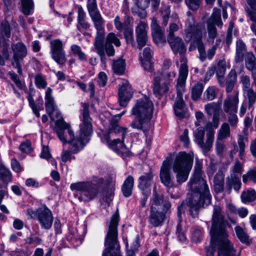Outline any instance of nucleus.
<instances>
[{
  "label": "nucleus",
  "instance_id": "f3484780",
  "mask_svg": "<svg viewBox=\"0 0 256 256\" xmlns=\"http://www.w3.org/2000/svg\"><path fill=\"white\" fill-rule=\"evenodd\" d=\"M160 176L161 182L167 188V192L170 193L171 188L175 187L174 184V177L172 175L170 168V160H164L161 166Z\"/></svg>",
  "mask_w": 256,
  "mask_h": 256
},
{
  "label": "nucleus",
  "instance_id": "de8ad7c7",
  "mask_svg": "<svg viewBox=\"0 0 256 256\" xmlns=\"http://www.w3.org/2000/svg\"><path fill=\"white\" fill-rule=\"evenodd\" d=\"M75 82L78 84L79 88L84 92H86L87 91L90 92V96H94V85L92 82H90L88 84V88L86 90V86L85 84L80 82L76 81Z\"/></svg>",
  "mask_w": 256,
  "mask_h": 256
},
{
  "label": "nucleus",
  "instance_id": "c85d7f7f",
  "mask_svg": "<svg viewBox=\"0 0 256 256\" xmlns=\"http://www.w3.org/2000/svg\"><path fill=\"white\" fill-rule=\"evenodd\" d=\"M29 104L36 117L39 118L40 114L39 110L43 108V100L40 97H36V100L33 97H28Z\"/></svg>",
  "mask_w": 256,
  "mask_h": 256
},
{
  "label": "nucleus",
  "instance_id": "412c9836",
  "mask_svg": "<svg viewBox=\"0 0 256 256\" xmlns=\"http://www.w3.org/2000/svg\"><path fill=\"white\" fill-rule=\"evenodd\" d=\"M166 219V214L159 210H150L148 218L150 224L154 228L162 226Z\"/></svg>",
  "mask_w": 256,
  "mask_h": 256
},
{
  "label": "nucleus",
  "instance_id": "1a4fd4ad",
  "mask_svg": "<svg viewBox=\"0 0 256 256\" xmlns=\"http://www.w3.org/2000/svg\"><path fill=\"white\" fill-rule=\"evenodd\" d=\"M193 161L192 152L188 154L180 152L175 158L172 165V170L176 174V181L178 185H181L187 180Z\"/></svg>",
  "mask_w": 256,
  "mask_h": 256
},
{
  "label": "nucleus",
  "instance_id": "13d9d810",
  "mask_svg": "<svg viewBox=\"0 0 256 256\" xmlns=\"http://www.w3.org/2000/svg\"><path fill=\"white\" fill-rule=\"evenodd\" d=\"M186 5L192 10H196L198 8L201 0H185Z\"/></svg>",
  "mask_w": 256,
  "mask_h": 256
},
{
  "label": "nucleus",
  "instance_id": "473e14b6",
  "mask_svg": "<svg viewBox=\"0 0 256 256\" xmlns=\"http://www.w3.org/2000/svg\"><path fill=\"white\" fill-rule=\"evenodd\" d=\"M236 82V74L234 70H232L228 74L226 80V92H230L232 91Z\"/></svg>",
  "mask_w": 256,
  "mask_h": 256
},
{
  "label": "nucleus",
  "instance_id": "7c9ffc66",
  "mask_svg": "<svg viewBox=\"0 0 256 256\" xmlns=\"http://www.w3.org/2000/svg\"><path fill=\"white\" fill-rule=\"evenodd\" d=\"M224 174L222 172H218L214 178V190L216 193L222 192L224 188Z\"/></svg>",
  "mask_w": 256,
  "mask_h": 256
},
{
  "label": "nucleus",
  "instance_id": "e433bc0d",
  "mask_svg": "<svg viewBox=\"0 0 256 256\" xmlns=\"http://www.w3.org/2000/svg\"><path fill=\"white\" fill-rule=\"evenodd\" d=\"M46 109L51 120H54V118L52 114L56 110V106L54 103L52 97H46L45 101Z\"/></svg>",
  "mask_w": 256,
  "mask_h": 256
},
{
  "label": "nucleus",
  "instance_id": "0e129e2a",
  "mask_svg": "<svg viewBox=\"0 0 256 256\" xmlns=\"http://www.w3.org/2000/svg\"><path fill=\"white\" fill-rule=\"evenodd\" d=\"M206 96H216L219 94V90L215 86H209L204 93Z\"/></svg>",
  "mask_w": 256,
  "mask_h": 256
},
{
  "label": "nucleus",
  "instance_id": "ddd939ff",
  "mask_svg": "<svg viewBox=\"0 0 256 256\" xmlns=\"http://www.w3.org/2000/svg\"><path fill=\"white\" fill-rule=\"evenodd\" d=\"M214 132L213 130L209 131L206 136V142H204V128H198L194 132V141L202 148V152L206 155L212 149Z\"/></svg>",
  "mask_w": 256,
  "mask_h": 256
},
{
  "label": "nucleus",
  "instance_id": "a18cd8bd",
  "mask_svg": "<svg viewBox=\"0 0 256 256\" xmlns=\"http://www.w3.org/2000/svg\"><path fill=\"white\" fill-rule=\"evenodd\" d=\"M226 70V62L224 60H220L216 67V75L218 78H223Z\"/></svg>",
  "mask_w": 256,
  "mask_h": 256
},
{
  "label": "nucleus",
  "instance_id": "052dcab7",
  "mask_svg": "<svg viewBox=\"0 0 256 256\" xmlns=\"http://www.w3.org/2000/svg\"><path fill=\"white\" fill-rule=\"evenodd\" d=\"M203 85L198 83L192 88V96H200L203 90Z\"/></svg>",
  "mask_w": 256,
  "mask_h": 256
},
{
  "label": "nucleus",
  "instance_id": "e2e57ef3",
  "mask_svg": "<svg viewBox=\"0 0 256 256\" xmlns=\"http://www.w3.org/2000/svg\"><path fill=\"white\" fill-rule=\"evenodd\" d=\"M20 148L22 152L26 153H30L32 150L30 142L28 140L22 143Z\"/></svg>",
  "mask_w": 256,
  "mask_h": 256
},
{
  "label": "nucleus",
  "instance_id": "a211bd4d",
  "mask_svg": "<svg viewBox=\"0 0 256 256\" xmlns=\"http://www.w3.org/2000/svg\"><path fill=\"white\" fill-rule=\"evenodd\" d=\"M148 24L142 21L140 22L136 27V42L138 43V47L140 50L146 45L148 42Z\"/></svg>",
  "mask_w": 256,
  "mask_h": 256
},
{
  "label": "nucleus",
  "instance_id": "cd10ccee",
  "mask_svg": "<svg viewBox=\"0 0 256 256\" xmlns=\"http://www.w3.org/2000/svg\"><path fill=\"white\" fill-rule=\"evenodd\" d=\"M12 180V176L9 170L4 165L0 164V188H6Z\"/></svg>",
  "mask_w": 256,
  "mask_h": 256
},
{
  "label": "nucleus",
  "instance_id": "49530a36",
  "mask_svg": "<svg viewBox=\"0 0 256 256\" xmlns=\"http://www.w3.org/2000/svg\"><path fill=\"white\" fill-rule=\"evenodd\" d=\"M248 180L256 183V166L250 170L246 174L242 176V181L244 183H246Z\"/></svg>",
  "mask_w": 256,
  "mask_h": 256
},
{
  "label": "nucleus",
  "instance_id": "4d7b16f0",
  "mask_svg": "<svg viewBox=\"0 0 256 256\" xmlns=\"http://www.w3.org/2000/svg\"><path fill=\"white\" fill-rule=\"evenodd\" d=\"M35 84L38 88H44L46 85V82L43 76L40 74H38L35 76Z\"/></svg>",
  "mask_w": 256,
  "mask_h": 256
},
{
  "label": "nucleus",
  "instance_id": "864d4df0",
  "mask_svg": "<svg viewBox=\"0 0 256 256\" xmlns=\"http://www.w3.org/2000/svg\"><path fill=\"white\" fill-rule=\"evenodd\" d=\"M219 109V106L216 103L208 104L205 106V110L209 115L218 113Z\"/></svg>",
  "mask_w": 256,
  "mask_h": 256
},
{
  "label": "nucleus",
  "instance_id": "0eeeda50",
  "mask_svg": "<svg viewBox=\"0 0 256 256\" xmlns=\"http://www.w3.org/2000/svg\"><path fill=\"white\" fill-rule=\"evenodd\" d=\"M104 180L102 177L93 176L91 181L80 182L71 184L72 190L80 192L78 200L81 202L90 201L96 197L102 189Z\"/></svg>",
  "mask_w": 256,
  "mask_h": 256
},
{
  "label": "nucleus",
  "instance_id": "393cba45",
  "mask_svg": "<svg viewBox=\"0 0 256 256\" xmlns=\"http://www.w3.org/2000/svg\"><path fill=\"white\" fill-rule=\"evenodd\" d=\"M248 127L244 126L242 134L238 135V144L240 148L239 154L240 158L244 156L246 144L248 142Z\"/></svg>",
  "mask_w": 256,
  "mask_h": 256
},
{
  "label": "nucleus",
  "instance_id": "f704fd0d",
  "mask_svg": "<svg viewBox=\"0 0 256 256\" xmlns=\"http://www.w3.org/2000/svg\"><path fill=\"white\" fill-rule=\"evenodd\" d=\"M245 64L246 68L250 71L256 69V58L252 52H248L246 54Z\"/></svg>",
  "mask_w": 256,
  "mask_h": 256
},
{
  "label": "nucleus",
  "instance_id": "dca6fc26",
  "mask_svg": "<svg viewBox=\"0 0 256 256\" xmlns=\"http://www.w3.org/2000/svg\"><path fill=\"white\" fill-rule=\"evenodd\" d=\"M10 36V30L9 24L6 21L2 22L0 26V48H2V54L6 59L9 57V44L7 40Z\"/></svg>",
  "mask_w": 256,
  "mask_h": 256
},
{
  "label": "nucleus",
  "instance_id": "3c124183",
  "mask_svg": "<svg viewBox=\"0 0 256 256\" xmlns=\"http://www.w3.org/2000/svg\"><path fill=\"white\" fill-rule=\"evenodd\" d=\"M124 36L128 44L134 45V38L133 37V29L132 27H128L124 29Z\"/></svg>",
  "mask_w": 256,
  "mask_h": 256
},
{
  "label": "nucleus",
  "instance_id": "c756f323",
  "mask_svg": "<svg viewBox=\"0 0 256 256\" xmlns=\"http://www.w3.org/2000/svg\"><path fill=\"white\" fill-rule=\"evenodd\" d=\"M78 24L77 28L80 30L82 28L84 30H87L90 27V24L86 19L85 12L82 6L78 8Z\"/></svg>",
  "mask_w": 256,
  "mask_h": 256
},
{
  "label": "nucleus",
  "instance_id": "f03ea898",
  "mask_svg": "<svg viewBox=\"0 0 256 256\" xmlns=\"http://www.w3.org/2000/svg\"><path fill=\"white\" fill-rule=\"evenodd\" d=\"M191 194L186 202L178 207V214L183 210L186 204L193 218L198 215V210L202 206H208L211 202L212 196L206 180L202 177V165L196 164L193 176L188 183Z\"/></svg>",
  "mask_w": 256,
  "mask_h": 256
},
{
  "label": "nucleus",
  "instance_id": "5fc2aeb1",
  "mask_svg": "<svg viewBox=\"0 0 256 256\" xmlns=\"http://www.w3.org/2000/svg\"><path fill=\"white\" fill-rule=\"evenodd\" d=\"M113 43L116 46H119L120 45V42L119 39L116 36V34L114 33L111 32L110 33L107 37L106 40V44H110Z\"/></svg>",
  "mask_w": 256,
  "mask_h": 256
},
{
  "label": "nucleus",
  "instance_id": "bf43d9fd",
  "mask_svg": "<svg viewBox=\"0 0 256 256\" xmlns=\"http://www.w3.org/2000/svg\"><path fill=\"white\" fill-rule=\"evenodd\" d=\"M178 26L175 23L170 24L168 30V34L167 36V39L176 37L174 33L178 30Z\"/></svg>",
  "mask_w": 256,
  "mask_h": 256
},
{
  "label": "nucleus",
  "instance_id": "20e7f679",
  "mask_svg": "<svg viewBox=\"0 0 256 256\" xmlns=\"http://www.w3.org/2000/svg\"><path fill=\"white\" fill-rule=\"evenodd\" d=\"M126 112V110L114 116L111 120L108 129L104 132L101 138L102 141L118 154H120L124 158L129 156L128 149L124 143L127 132L126 128L118 124V120Z\"/></svg>",
  "mask_w": 256,
  "mask_h": 256
},
{
  "label": "nucleus",
  "instance_id": "58836bf2",
  "mask_svg": "<svg viewBox=\"0 0 256 256\" xmlns=\"http://www.w3.org/2000/svg\"><path fill=\"white\" fill-rule=\"evenodd\" d=\"M118 96H132L133 92L130 84L127 82H124L121 86H120L118 90Z\"/></svg>",
  "mask_w": 256,
  "mask_h": 256
},
{
  "label": "nucleus",
  "instance_id": "6e6552de",
  "mask_svg": "<svg viewBox=\"0 0 256 256\" xmlns=\"http://www.w3.org/2000/svg\"><path fill=\"white\" fill-rule=\"evenodd\" d=\"M119 222L118 208L112 215L108 224V230L105 238L106 248L103 256H121L120 246L118 241V226Z\"/></svg>",
  "mask_w": 256,
  "mask_h": 256
},
{
  "label": "nucleus",
  "instance_id": "bb28decb",
  "mask_svg": "<svg viewBox=\"0 0 256 256\" xmlns=\"http://www.w3.org/2000/svg\"><path fill=\"white\" fill-rule=\"evenodd\" d=\"M151 27L154 41L156 43L165 42L164 32L156 22H152Z\"/></svg>",
  "mask_w": 256,
  "mask_h": 256
},
{
  "label": "nucleus",
  "instance_id": "f257e3e1",
  "mask_svg": "<svg viewBox=\"0 0 256 256\" xmlns=\"http://www.w3.org/2000/svg\"><path fill=\"white\" fill-rule=\"evenodd\" d=\"M222 210L220 206H214L210 244L206 248L207 256H214L216 250V256H240V252L236 251L228 238Z\"/></svg>",
  "mask_w": 256,
  "mask_h": 256
},
{
  "label": "nucleus",
  "instance_id": "603ef678",
  "mask_svg": "<svg viewBox=\"0 0 256 256\" xmlns=\"http://www.w3.org/2000/svg\"><path fill=\"white\" fill-rule=\"evenodd\" d=\"M208 32V38L212 42H214V39L217 36V30L216 26L211 23H207Z\"/></svg>",
  "mask_w": 256,
  "mask_h": 256
},
{
  "label": "nucleus",
  "instance_id": "c9c22d12",
  "mask_svg": "<svg viewBox=\"0 0 256 256\" xmlns=\"http://www.w3.org/2000/svg\"><path fill=\"white\" fill-rule=\"evenodd\" d=\"M154 196L150 202V210H158L163 202V196L155 192Z\"/></svg>",
  "mask_w": 256,
  "mask_h": 256
},
{
  "label": "nucleus",
  "instance_id": "37998d69",
  "mask_svg": "<svg viewBox=\"0 0 256 256\" xmlns=\"http://www.w3.org/2000/svg\"><path fill=\"white\" fill-rule=\"evenodd\" d=\"M70 50L72 53L78 56V59L81 61H86V54L82 50L80 47L76 44L72 45L70 46Z\"/></svg>",
  "mask_w": 256,
  "mask_h": 256
},
{
  "label": "nucleus",
  "instance_id": "9b49d317",
  "mask_svg": "<svg viewBox=\"0 0 256 256\" xmlns=\"http://www.w3.org/2000/svg\"><path fill=\"white\" fill-rule=\"evenodd\" d=\"M82 110L80 116V123L79 125L80 142H82L84 146L89 140V138L93 132L92 118L90 116L89 105L86 103L82 104Z\"/></svg>",
  "mask_w": 256,
  "mask_h": 256
},
{
  "label": "nucleus",
  "instance_id": "338daca9",
  "mask_svg": "<svg viewBox=\"0 0 256 256\" xmlns=\"http://www.w3.org/2000/svg\"><path fill=\"white\" fill-rule=\"evenodd\" d=\"M42 158H44L46 160L52 158V155L50 153L49 148L48 146H43L42 150L40 155Z\"/></svg>",
  "mask_w": 256,
  "mask_h": 256
},
{
  "label": "nucleus",
  "instance_id": "2eb2a0df",
  "mask_svg": "<svg viewBox=\"0 0 256 256\" xmlns=\"http://www.w3.org/2000/svg\"><path fill=\"white\" fill-rule=\"evenodd\" d=\"M50 54L52 58L59 64H64L66 60L65 52L62 42L58 39L50 42Z\"/></svg>",
  "mask_w": 256,
  "mask_h": 256
},
{
  "label": "nucleus",
  "instance_id": "a878e982",
  "mask_svg": "<svg viewBox=\"0 0 256 256\" xmlns=\"http://www.w3.org/2000/svg\"><path fill=\"white\" fill-rule=\"evenodd\" d=\"M174 108L177 116L180 118L184 116L187 108L182 97H176L174 100Z\"/></svg>",
  "mask_w": 256,
  "mask_h": 256
},
{
  "label": "nucleus",
  "instance_id": "2f4dec72",
  "mask_svg": "<svg viewBox=\"0 0 256 256\" xmlns=\"http://www.w3.org/2000/svg\"><path fill=\"white\" fill-rule=\"evenodd\" d=\"M134 184V180L133 177L130 176H128L124 180L122 188L124 196L128 197L132 194Z\"/></svg>",
  "mask_w": 256,
  "mask_h": 256
},
{
  "label": "nucleus",
  "instance_id": "f8f14e48",
  "mask_svg": "<svg viewBox=\"0 0 256 256\" xmlns=\"http://www.w3.org/2000/svg\"><path fill=\"white\" fill-rule=\"evenodd\" d=\"M27 214L31 218H36L42 228L48 230L52 228L54 219L52 214L46 206L40 208L36 211L28 209Z\"/></svg>",
  "mask_w": 256,
  "mask_h": 256
},
{
  "label": "nucleus",
  "instance_id": "a19ab883",
  "mask_svg": "<svg viewBox=\"0 0 256 256\" xmlns=\"http://www.w3.org/2000/svg\"><path fill=\"white\" fill-rule=\"evenodd\" d=\"M22 12L26 16L30 14L34 10L32 0H21Z\"/></svg>",
  "mask_w": 256,
  "mask_h": 256
},
{
  "label": "nucleus",
  "instance_id": "4be33fe9",
  "mask_svg": "<svg viewBox=\"0 0 256 256\" xmlns=\"http://www.w3.org/2000/svg\"><path fill=\"white\" fill-rule=\"evenodd\" d=\"M241 184L240 178L234 173L231 174L226 178V189L228 193L230 192L232 188L238 191L240 189Z\"/></svg>",
  "mask_w": 256,
  "mask_h": 256
},
{
  "label": "nucleus",
  "instance_id": "423d86ee",
  "mask_svg": "<svg viewBox=\"0 0 256 256\" xmlns=\"http://www.w3.org/2000/svg\"><path fill=\"white\" fill-rule=\"evenodd\" d=\"M188 18L184 30V38L186 42H192L198 47L199 53H206L205 47L202 42L206 31L205 24L203 22L196 23L194 18L190 12H188Z\"/></svg>",
  "mask_w": 256,
  "mask_h": 256
},
{
  "label": "nucleus",
  "instance_id": "8fccbe9b",
  "mask_svg": "<svg viewBox=\"0 0 256 256\" xmlns=\"http://www.w3.org/2000/svg\"><path fill=\"white\" fill-rule=\"evenodd\" d=\"M188 74V66L186 62L182 63L179 70V76L178 80L186 81Z\"/></svg>",
  "mask_w": 256,
  "mask_h": 256
},
{
  "label": "nucleus",
  "instance_id": "09e8293b",
  "mask_svg": "<svg viewBox=\"0 0 256 256\" xmlns=\"http://www.w3.org/2000/svg\"><path fill=\"white\" fill-rule=\"evenodd\" d=\"M207 23L212 24L214 26L216 25L218 26H220L222 24L221 20V16L220 12H216L212 14L210 18L208 20Z\"/></svg>",
  "mask_w": 256,
  "mask_h": 256
},
{
  "label": "nucleus",
  "instance_id": "79ce46f5",
  "mask_svg": "<svg viewBox=\"0 0 256 256\" xmlns=\"http://www.w3.org/2000/svg\"><path fill=\"white\" fill-rule=\"evenodd\" d=\"M241 198L244 203L253 202L256 200V192L254 190L244 191L242 193Z\"/></svg>",
  "mask_w": 256,
  "mask_h": 256
},
{
  "label": "nucleus",
  "instance_id": "9d476101",
  "mask_svg": "<svg viewBox=\"0 0 256 256\" xmlns=\"http://www.w3.org/2000/svg\"><path fill=\"white\" fill-rule=\"evenodd\" d=\"M55 130L59 139L63 143L70 144V150L74 153H78L84 148L82 142H80L78 138H75L74 131L70 125L63 119L60 118L55 122Z\"/></svg>",
  "mask_w": 256,
  "mask_h": 256
},
{
  "label": "nucleus",
  "instance_id": "72a5a7b5",
  "mask_svg": "<svg viewBox=\"0 0 256 256\" xmlns=\"http://www.w3.org/2000/svg\"><path fill=\"white\" fill-rule=\"evenodd\" d=\"M230 136V127L226 122L223 123L220 126L218 132L216 139L218 140H224Z\"/></svg>",
  "mask_w": 256,
  "mask_h": 256
},
{
  "label": "nucleus",
  "instance_id": "4468645a",
  "mask_svg": "<svg viewBox=\"0 0 256 256\" xmlns=\"http://www.w3.org/2000/svg\"><path fill=\"white\" fill-rule=\"evenodd\" d=\"M238 102V97H234L232 99L227 98L224 102V110L228 114V121L232 126H236L238 122L236 114Z\"/></svg>",
  "mask_w": 256,
  "mask_h": 256
},
{
  "label": "nucleus",
  "instance_id": "6ab92c4d",
  "mask_svg": "<svg viewBox=\"0 0 256 256\" xmlns=\"http://www.w3.org/2000/svg\"><path fill=\"white\" fill-rule=\"evenodd\" d=\"M153 91L156 95L163 96L170 94V82L164 81L159 76L154 78Z\"/></svg>",
  "mask_w": 256,
  "mask_h": 256
},
{
  "label": "nucleus",
  "instance_id": "aec40b11",
  "mask_svg": "<svg viewBox=\"0 0 256 256\" xmlns=\"http://www.w3.org/2000/svg\"><path fill=\"white\" fill-rule=\"evenodd\" d=\"M167 40L174 54L178 53L180 55H183L185 54L186 50V47L181 38L176 36Z\"/></svg>",
  "mask_w": 256,
  "mask_h": 256
},
{
  "label": "nucleus",
  "instance_id": "7ed1b4c3",
  "mask_svg": "<svg viewBox=\"0 0 256 256\" xmlns=\"http://www.w3.org/2000/svg\"><path fill=\"white\" fill-rule=\"evenodd\" d=\"M86 6L89 15L97 30L94 43V47L96 52L100 56L101 61L105 62L106 60L105 52L108 56H112L114 54V50L110 44H106L105 47L104 46V22L98 10L96 0H88Z\"/></svg>",
  "mask_w": 256,
  "mask_h": 256
},
{
  "label": "nucleus",
  "instance_id": "5701e85b",
  "mask_svg": "<svg viewBox=\"0 0 256 256\" xmlns=\"http://www.w3.org/2000/svg\"><path fill=\"white\" fill-rule=\"evenodd\" d=\"M12 48L14 52L13 58L14 62L20 61L26 56L27 50L22 43L18 42L12 44Z\"/></svg>",
  "mask_w": 256,
  "mask_h": 256
},
{
  "label": "nucleus",
  "instance_id": "774afa93",
  "mask_svg": "<svg viewBox=\"0 0 256 256\" xmlns=\"http://www.w3.org/2000/svg\"><path fill=\"white\" fill-rule=\"evenodd\" d=\"M180 140L184 143L185 147H188L190 144L188 138V131L187 129L184 130L183 134L180 136Z\"/></svg>",
  "mask_w": 256,
  "mask_h": 256
},
{
  "label": "nucleus",
  "instance_id": "b1692460",
  "mask_svg": "<svg viewBox=\"0 0 256 256\" xmlns=\"http://www.w3.org/2000/svg\"><path fill=\"white\" fill-rule=\"evenodd\" d=\"M153 178L152 173L149 171L148 173L138 178V188L142 192L150 190V186Z\"/></svg>",
  "mask_w": 256,
  "mask_h": 256
},
{
  "label": "nucleus",
  "instance_id": "ea45409f",
  "mask_svg": "<svg viewBox=\"0 0 256 256\" xmlns=\"http://www.w3.org/2000/svg\"><path fill=\"white\" fill-rule=\"evenodd\" d=\"M236 62H239L242 60L246 51V45L241 40H238L236 42Z\"/></svg>",
  "mask_w": 256,
  "mask_h": 256
},
{
  "label": "nucleus",
  "instance_id": "69168bd1",
  "mask_svg": "<svg viewBox=\"0 0 256 256\" xmlns=\"http://www.w3.org/2000/svg\"><path fill=\"white\" fill-rule=\"evenodd\" d=\"M107 76L104 72H100L98 76V84L101 86H104L107 82Z\"/></svg>",
  "mask_w": 256,
  "mask_h": 256
},
{
  "label": "nucleus",
  "instance_id": "39448f33",
  "mask_svg": "<svg viewBox=\"0 0 256 256\" xmlns=\"http://www.w3.org/2000/svg\"><path fill=\"white\" fill-rule=\"evenodd\" d=\"M154 104L149 97H143L138 100L131 110V114L137 120L132 122L133 128L140 130L146 132L150 126L152 118Z\"/></svg>",
  "mask_w": 256,
  "mask_h": 256
},
{
  "label": "nucleus",
  "instance_id": "4c0bfd02",
  "mask_svg": "<svg viewBox=\"0 0 256 256\" xmlns=\"http://www.w3.org/2000/svg\"><path fill=\"white\" fill-rule=\"evenodd\" d=\"M125 60L122 58H119L114 60L112 68L115 74L118 75L122 74L125 70Z\"/></svg>",
  "mask_w": 256,
  "mask_h": 256
},
{
  "label": "nucleus",
  "instance_id": "c03bdc74",
  "mask_svg": "<svg viewBox=\"0 0 256 256\" xmlns=\"http://www.w3.org/2000/svg\"><path fill=\"white\" fill-rule=\"evenodd\" d=\"M235 231L238 238L243 243H250L249 238L248 234L244 232L243 229L240 226H236Z\"/></svg>",
  "mask_w": 256,
  "mask_h": 256
},
{
  "label": "nucleus",
  "instance_id": "6e6d98bb",
  "mask_svg": "<svg viewBox=\"0 0 256 256\" xmlns=\"http://www.w3.org/2000/svg\"><path fill=\"white\" fill-rule=\"evenodd\" d=\"M74 154L71 150V152L68 150H63L62 153V160L64 162H70L72 159H74L75 157L72 156V154Z\"/></svg>",
  "mask_w": 256,
  "mask_h": 256
},
{
  "label": "nucleus",
  "instance_id": "680f3d73",
  "mask_svg": "<svg viewBox=\"0 0 256 256\" xmlns=\"http://www.w3.org/2000/svg\"><path fill=\"white\" fill-rule=\"evenodd\" d=\"M186 81H180L178 80L176 86L177 96H182L185 90Z\"/></svg>",
  "mask_w": 256,
  "mask_h": 256
}]
</instances>
